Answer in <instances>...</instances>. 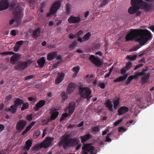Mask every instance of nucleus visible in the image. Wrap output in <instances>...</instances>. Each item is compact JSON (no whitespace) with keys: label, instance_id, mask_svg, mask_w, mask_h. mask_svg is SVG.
Returning a JSON list of instances; mask_svg holds the SVG:
<instances>
[{"label":"nucleus","instance_id":"nucleus-1","mask_svg":"<svg viewBox=\"0 0 154 154\" xmlns=\"http://www.w3.org/2000/svg\"><path fill=\"white\" fill-rule=\"evenodd\" d=\"M142 29H131L130 31L125 36V40L128 42L135 40L140 45H143L152 38V33L149 30L145 29L142 32Z\"/></svg>","mask_w":154,"mask_h":154},{"label":"nucleus","instance_id":"nucleus-2","mask_svg":"<svg viewBox=\"0 0 154 154\" xmlns=\"http://www.w3.org/2000/svg\"><path fill=\"white\" fill-rule=\"evenodd\" d=\"M131 4L132 6L129 8L128 12L131 14H135L139 10L148 11L151 9V5L143 0H131Z\"/></svg>","mask_w":154,"mask_h":154},{"label":"nucleus","instance_id":"nucleus-3","mask_svg":"<svg viewBox=\"0 0 154 154\" xmlns=\"http://www.w3.org/2000/svg\"><path fill=\"white\" fill-rule=\"evenodd\" d=\"M79 139L71 138L69 134H67L65 137L62 138L59 143L60 146H63L64 149L70 147L75 146L79 143Z\"/></svg>","mask_w":154,"mask_h":154},{"label":"nucleus","instance_id":"nucleus-4","mask_svg":"<svg viewBox=\"0 0 154 154\" xmlns=\"http://www.w3.org/2000/svg\"><path fill=\"white\" fill-rule=\"evenodd\" d=\"M13 13L14 16L16 20L14 19L11 20L10 21L9 24L10 25H12L15 22H16L18 25L20 24L23 15L22 11V7L19 6H17L13 10Z\"/></svg>","mask_w":154,"mask_h":154},{"label":"nucleus","instance_id":"nucleus-5","mask_svg":"<svg viewBox=\"0 0 154 154\" xmlns=\"http://www.w3.org/2000/svg\"><path fill=\"white\" fill-rule=\"evenodd\" d=\"M79 92L82 97L84 98H86L88 100L91 97V92L88 87H81L79 88Z\"/></svg>","mask_w":154,"mask_h":154},{"label":"nucleus","instance_id":"nucleus-6","mask_svg":"<svg viewBox=\"0 0 154 154\" xmlns=\"http://www.w3.org/2000/svg\"><path fill=\"white\" fill-rule=\"evenodd\" d=\"M60 5L61 3L59 1L54 3L50 8L49 12L47 14V17H49L50 16L55 14L60 7Z\"/></svg>","mask_w":154,"mask_h":154},{"label":"nucleus","instance_id":"nucleus-7","mask_svg":"<svg viewBox=\"0 0 154 154\" xmlns=\"http://www.w3.org/2000/svg\"><path fill=\"white\" fill-rule=\"evenodd\" d=\"M54 137H48L41 143V147H43L45 149L47 148L51 145V143L54 141Z\"/></svg>","mask_w":154,"mask_h":154},{"label":"nucleus","instance_id":"nucleus-8","mask_svg":"<svg viewBox=\"0 0 154 154\" xmlns=\"http://www.w3.org/2000/svg\"><path fill=\"white\" fill-rule=\"evenodd\" d=\"M92 143H86L84 144L82 147V150L90 152L91 154H96V153L94 152L95 148L92 146Z\"/></svg>","mask_w":154,"mask_h":154},{"label":"nucleus","instance_id":"nucleus-9","mask_svg":"<svg viewBox=\"0 0 154 154\" xmlns=\"http://www.w3.org/2000/svg\"><path fill=\"white\" fill-rule=\"evenodd\" d=\"M27 66V63L25 61H19L16 63L15 66V69L19 71L25 69Z\"/></svg>","mask_w":154,"mask_h":154},{"label":"nucleus","instance_id":"nucleus-10","mask_svg":"<svg viewBox=\"0 0 154 154\" xmlns=\"http://www.w3.org/2000/svg\"><path fill=\"white\" fill-rule=\"evenodd\" d=\"M89 60L93 64H94L97 67H99L102 64L101 61L93 55H91L90 56Z\"/></svg>","mask_w":154,"mask_h":154},{"label":"nucleus","instance_id":"nucleus-11","mask_svg":"<svg viewBox=\"0 0 154 154\" xmlns=\"http://www.w3.org/2000/svg\"><path fill=\"white\" fill-rule=\"evenodd\" d=\"M82 20L79 16L77 17L71 16L68 19L69 23L74 24L78 23Z\"/></svg>","mask_w":154,"mask_h":154},{"label":"nucleus","instance_id":"nucleus-12","mask_svg":"<svg viewBox=\"0 0 154 154\" xmlns=\"http://www.w3.org/2000/svg\"><path fill=\"white\" fill-rule=\"evenodd\" d=\"M9 6V2L8 0L0 1V11L7 9Z\"/></svg>","mask_w":154,"mask_h":154},{"label":"nucleus","instance_id":"nucleus-13","mask_svg":"<svg viewBox=\"0 0 154 154\" xmlns=\"http://www.w3.org/2000/svg\"><path fill=\"white\" fill-rule=\"evenodd\" d=\"M27 122L23 120H20L17 123L16 128L18 130L23 129L27 124Z\"/></svg>","mask_w":154,"mask_h":154},{"label":"nucleus","instance_id":"nucleus-14","mask_svg":"<svg viewBox=\"0 0 154 154\" xmlns=\"http://www.w3.org/2000/svg\"><path fill=\"white\" fill-rule=\"evenodd\" d=\"M76 87L77 85L75 84L72 82L69 83L67 89V92L68 94H70L72 93Z\"/></svg>","mask_w":154,"mask_h":154},{"label":"nucleus","instance_id":"nucleus-15","mask_svg":"<svg viewBox=\"0 0 154 154\" xmlns=\"http://www.w3.org/2000/svg\"><path fill=\"white\" fill-rule=\"evenodd\" d=\"M129 111L128 108L125 106L120 107L118 110V112L119 115H122L125 114Z\"/></svg>","mask_w":154,"mask_h":154},{"label":"nucleus","instance_id":"nucleus-16","mask_svg":"<svg viewBox=\"0 0 154 154\" xmlns=\"http://www.w3.org/2000/svg\"><path fill=\"white\" fill-rule=\"evenodd\" d=\"M46 102L44 100H41L38 102L36 104L34 109L35 111H37L39 109L44 106Z\"/></svg>","mask_w":154,"mask_h":154},{"label":"nucleus","instance_id":"nucleus-17","mask_svg":"<svg viewBox=\"0 0 154 154\" xmlns=\"http://www.w3.org/2000/svg\"><path fill=\"white\" fill-rule=\"evenodd\" d=\"M91 35V33L88 32L86 33L82 38L80 37H79L78 39V40L80 43H82L83 42L86 41L89 39Z\"/></svg>","mask_w":154,"mask_h":154},{"label":"nucleus","instance_id":"nucleus-18","mask_svg":"<svg viewBox=\"0 0 154 154\" xmlns=\"http://www.w3.org/2000/svg\"><path fill=\"white\" fill-rule=\"evenodd\" d=\"M65 74L63 73L60 74L58 73V76L55 80V83L56 84H58L60 83L64 79Z\"/></svg>","mask_w":154,"mask_h":154},{"label":"nucleus","instance_id":"nucleus-19","mask_svg":"<svg viewBox=\"0 0 154 154\" xmlns=\"http://www.w3.org/2000/svg\"><path fill=\"white\" fill-rule=\"evenodd\" d=\"M57 56V52H52L48 54L47 56V60L48 61H51L56 58Z\"/></svg>","mask_w":154,"mask_h":154},{"label":"nucleus","instance_id":"nucleus-20","mask_svg":"<svg viewBox=\"0 0 154 154\" xmlns=\"http://www.w3.org/2000/svg\"><path fill=\"white\" fill-rule=\"evenodd\" d=\"M41 29L40 28H38L33 31L32 36L34 38H36L39 37L41 34Z\"/></svg>","mask_w":154,"mask_h":154},{"label":"nucleus","instance_id":"nucleus-21","mask_svg":"<svg viewBox=\"0 0 154 154\" xmlns=\"http://www.w3.org/2000/svg\"><path fill=\"white\" fill-rule=\"evenodd\" d=\"M75 103L74 102H70L68 106L69 112L72 114L73 113L75 110Z\"/></svg>","mask_w":154,"mask_h":154},{"label":"nucleus","instance_id":"nucleus-22","mask_svg":"<svg viewBox=\"0 0 154 154\" xmlns=\"http://www.w3.org/2000/svg\"><path fill=\"white\" fill-rule=\"evenodd\" d=\"M14 55H13L11 57L10 59L11 62L13 64H14L19 60L21 55L20 54H16L15 53Z\"/></svg>","mask_w":154,"mask_h":154},{"label":"nucleus","instance_id":"nucleus-23","mask_svg":"<svg viewBox=\"0 0 154 154\" xmlns=\"http://www.w3.org/2000/svg\"><path fill=\"white\" fill-rule=\"evenodd\" d=\"M32 141L29 139L26 142V146L24 147V149L26 152L30 149V147L32 146Z\"/></svg>","mask_w":154,"mask_h":154},{"label":"nucleus","instance_id":"nucleus-24","mask_svg":"<svg viewBox=\"0 0 154 154\" xmlns=\"http://www.w3.org/2000/svg\"><path fill=\"white\" fill-rule=\"evenodd\" d=\"M23 101L22 99L20 98H16L14 102V105L17 108L19 106H20V108L21 105L23 103Z\"/></svg>","mask_w":154,"mask_h":154},{"label":"nucleus","instance_id":"nucleus-25","mask_svg":"<svg viewBox=\"0 0 154 154\" xmlns=\"http://www.w3.org/2000/svg\"><path fill=\"white\" fill-rule=\"evenodd\" d=\"M37 63L40 67L42 68L45 62V58L42 57L38 60Z\"/></svg>","mask_w":154,"mask_h":154},{"label":"nucleus","instance_id":"nucleus-26","mask_svg":"<svg viewBox=\"0 0 154 154\" xmlns=\"http://www.w3.org/2000/svg\"><path fill=\"white\" fill-rule=\"evenodd\" d=\"M105 105L106 107H107L109 110L111 111H112L113 104L111 101L109 99L107 100L106 103H105Z\"/></svg>","mask_w":154,"mask_h":154},{"label":"nucleus","instance_id":"nucleus-27","mask_svg":"<svg viewBox=\"0 0 154 154\" xmlns=\"http://www.w3.org/2000/svg\"><path fill=\"white\" fill-rule=\"evenodd\" d=\"M128 77L127 74L123 76H121L119 77L117 79H115L113 80V82H120L122 81L125 80Z\"/></svg>","mask_w":154,"mask_h":154},{"label":"nucleus","instance_id":"nucleus-28","mask_svg":"<svg viewBox=\"0 0 154 154\" xmlns=\"http://www.w3.org/2000/svg\"><path fill=\"white\" fill-rule=\"evenodd\" d=\"M91 136L89 134H87L84 135L83 136H81L80 138L81 140V142L84 143L90 138Z\"/></svg>","mask_w":154,"mask_h":154},{"label":"nucleus","instance_id":"nucleus-29","mask_svg":"<svg viewBox=\"0 0 154 154\" xmlns=\"http://www.w3.org/2000/svg\"><path fill=\"white\" fill-rule=\"evenodd\" d=\"M113 107L114 109H117L120 103V98H116V100L113 102Z\"/></svg>","mask_w":154,"mask_h":154},{"label":"nucleus","instance_id":"nucleus-30","mask_svg":"<svg viewBox=\"0 0 154 154\" xmlns=\"http://www.w3.org/2000/svg\"><path fill=\"white\" fill-rule=\"evenodd\" d=\"M59 113V112L57 111L53 112L51 116V119L52 120L55 119L58 116Z\"/></svg>","mask_w":154,"mask_h":154},{"label":"nucleus","instance_id":"nucleus-31","mask_svg":"<svg viewBox=\"0 0 154 154\" xmlns=\"http://www.w3.org/2000/svg\"><path fill=\"white\" fill-rule=\"evenodd\" d=\"M62 98V102H64L68 98V95L65 92H63L61 94Z\"/></svg>","mask_w":154,"mask_h":154},{"label":"nucleus","instance_id":"nucleus-32","mask_svg":"<svg viewBox=\"0 0 154 154\" xmlns=\"http://www.w3.org/2000/svg\"><path fill=\"white\" fill-rule=\"evenodd\" d=\"M137 55H134L133 56L128 55L126 57L127 58L131 61L135 60L137 57Z\"/></svg>","mask_w":154,"mask_h":154},{"label":"nucleus","instance_id":"nucleus-33","mask_svg":"<svg viewBox=\"0 0 154 154\" xmlns=\"http://www.w3.org/2000/svg\"><path fill=\"white\" fill-rule=\"evenodd\" d=\"M11 109V113L13 114L15 113L17 110V107L14 105L10 106Z\"/></svg>","mask_w":154,"mask_h":154},{"label":"nucleus","instance_id":"nucleus-34","mask_svg":"<svg viewBox=\"0 0 154 154\" xmlns=\"http://www.w3.org/2000/svg\"><path fill=\"white\" fill-rule=\"evenodd\" d=\"M22 104V107H21V110H24L28 108L29 104L28 103H24L23 102Z\"/></svg>","mask_w":154,"mask_h":154},{"label":"nucleus","instance_id":"nucleus-35","mask_svg":"<svg viewBox=\"0 0 154 154\" xmlns=\"http://www.w3.org/2000/svg\"><path fill=\"white\" fill-rule=\"evenodd\" d=\"M149 76V75L148 74L145 75L142 78V81L143 82H145L148 79Z\"/></svg>","mask_w":154,"mask_h":154},{"label":"nucleus","instance_id":"nucleus-36","mask_svg":"<svg viewBox=\"0 0 154 154\" xmlns=\"http://www.w3.org/2000/svg\"><path fill=\"white\" fill-rule=\"evenodd\" d=\"M43 147H41V143L40 145H36L34 146H33L32 147V150L33 151H35L39 149V148H42Z\"/></svg>","mask_w":154,"mask_h":154},{"label":"nucleus","instance_id":"nucleus-37","mask_svg":"<svg viewBox=\"0 0 154 154\" xmlns=\"http://www.w3.org/2000/svg\"><path fill=\"white\" fill-rule=\"evenodd\" d=\"M132 66V63L130 61H128L126 63L125 66V67L128 70Z\"/></svg>","mask_w":154,"mask_h":154},{"label":"nucleus","instance_id":"nucleus-38","mask_svg":"<svg viewBox=\"0 0 154 154\" xmlns=\"http://www.w3.org/2000/svg\"><path fill=\"white\" fill-rule=\"evenodd\" d=\"M66 12L67 14H69L71 12V8L70 5L69 4H67L66 6Z\"/></svg>","mask_w":154,"mask_h":154},{"label":"nucleus","instance_id":"nucleus-39","mask_svg":"<svg viewBox=\"0 0 154 154\" xmlns=\"http://www.w3.org/2000/svg\"><path fill=\"white\" fill-rule=\"evenodd\" d=\"M0 54H2V55H6L9 54L12 55L15 54V53L12 51L5 52L2 53H0Z\"/></svg>","mask_w":154,"mask_h":154},{"label":"nucleus","instance_id":"nucleus-40","mask_svg":"<svg viewBox=\"0 0 154 154\" xmlns=\"http://www.w3.org/2000/svg\"><path fill=\"white\" fill-rule=\"evenodd\" d=\"M69 116V114L67 112H66L62 114L61 118L60 119V121L64 120L66 118L68 117Z\"/></svg>","mask_w":154,"mask_h":154},{"label":"nucleus","instance_id":"nucleus-41","mask_svg":"<svg viewBox=\"0 0 154 154\" xmlns=\"http://www.w3.org/2000/svg\"><path fill=\"white\" fill-rule=\"evenodd\" d=\"M92 131L94 133H96L99 130V126L94 127H93L92 129Z\"/></svg>","mask_w":154,"mask_h":154},{"label":"nucleus","instance_id":"nucleus-42","mask_svg":"<svg viewBox=\"0 0 154 154\" xmlns=\"http://www.w3.org/2000/svg\"><path fill=\"white\" fill-rule=\"evenodd\" d=\"M132 79H133V78H132V77H131V75L127 79L126 81V82L125 83L126 85H127L129 84Z\"/></svg>","mask_w":154,"mask_h":154},{"label":"nucleus","instance_id":"nucleus-43","mask_svg":"<svg viewBox=\"0 0 154 154\" xmlns=\"http://www.w3.org/2000/svg\"><path fill=\"white\" fill-rule=\"evenodd\" d=\"M109 0H103L101 4L100 5V7H102L104 5H105L107 4Z\"/></svg>","mask_w":154,"mask_h":154},{"label":"nucleus","instance_id":"nucleus-44","mask_svg":"<svg viewBox=\"0 0 154 154\" xmlns=\"http://www.w3.org/2000/svg\"><path fill=\"white\" fill-rule=\"evenodd\" d=\"M72 70L75 72L78 73L79 70V68L78 66H75L72 69Z\"/></svg>","mask_w":154,"mask_h":154},{"label":"nucleus","instance_id":"nucleus-45","mask_svg":"<svg viewBox=\"0 0 154 154\" xmlns=\"http://www.w3.org/2000/svg\"><path fill=\"white\" fill-rule=\"evenodd\" d=\"M77 44V43L76 41H74L71 44L69 45V47L73 49L75 46H76Z\"/></svg>","mask_w":154,"mask_h":154},{"label":"nucleus","instance_id":"nucleus-46","mask_svg":"<svg viewBox=\"0 0 154 154\" xmlns=\"http://www.w3.org/2000/svg\"><path fill=\"white\" fill-rule=\"evenodd\" d=\"M34 77V76L33 75H28L26 76L24 78V80H29L31 79H33Z\"/></svg>","mask_w":154,"mask_h":154},{"label":"nucleus","instance_id":"nucleus-47","mask_svg":"<svg viewBox=\"0 0 154 154\" xmlns=\"http://www.w3.org/2000/svg\"><path fill=\"white\" fill-rule=\"evenodd\" d=\"M32 114L27 115L26 117V119L29 121H31L32 120Z\"/></svg>","mask_w":154,"mask_h":154},{"label":"nucleus","instance_id":"nucleus-48","mask_svg":"<svg viewBox=\"0 0 154 154\" xmlns=\"http://www.w3.org/2000/svg\"><path fill=\"white\" fill-rule=\"evenodd\" d=\"M123 119H120L116 122L114 123V125L115 126H117L122 121Z\"/></svg>","mask_w":154,"mask_h":154},{"label":"nucleus","instance_id":"nucleus-49","mask_svg":"<svg viewBox=\"0 0 154 154\" xmlns=\"http://www.w3.org/2000/svg\"><path fill=\"white\" fill-rule=\"evenodd\" d=\"M127 71L128 70L125 67H123L120 70L121 73L122 74H125Z\"/></svg>","mask_w":154,"mask_h":154},{"label":"nucleus","instance_id":"nucleus-50","mask_svg":"<svg viewBox=\"0 0 154 154\" xmlns=\"http://www.w3.org/2000/svg\"><path fill=\"white\" fill-rule=\"evenodd\" d=\"M12 98V95L11 94H9L8 96H7L5 98V102H8L9 100H10L11 99V98Z\"/></svg>","mask_w":154,"mask_h":154},{"label":"nucleus","instance_id":"nucleus-51","mask_svg":"<svg viewBox=\"0 0 154 154\" xmlns=\"http://www.w3.org/2000/svg\"><path fill=\"white\" fill-rule=\"evenodd\" d=\"M23 43V41L22 40H20L16 42V45H18L20 47Z\"/></svg>","mask_w":154,"mask_h":154},{"label":"nucleus","instance_id":"nucleus-52","mask_svg":"<svg viewBox=\"0 0 154 154\" xmlns=\"http://www.w3.org/2000/svg\"><path fill=\"white\" fill-rule=\"evenodd\" d=\"M143 63H140V64H139L138 65H137L134 68V70H136L139 68L142 67L143 66Z\"/></svg>","mask_w":154,"mask_h":154},{"label":"nucleus","instance_id":"nucleus-53","mask_svg":"<svg viewBox=\"0 0 154 154\" xmlns=\"http://www.w3.org/2000/svg\"><path fill=\"white\" fill-rule=\"evenodd\" d=\"M99 86L101 88L103 89L105 87V84L104 82H101L99 83Z\"/></svg>","mask_w":154,"mask_h":154},{"label":"nucleus","instance_id":"nucleus-54","mask_svg":"<svg viewBox=\"0 0 154 154\" xmlns=\"http://www.w3.org/2000/svg\"><path fill=\"white\" fill-rule=\"evenodd\" d=\"M20 47L18 45H16L14 48V51L17 52L19 51Z\"/></svg>","mask_w":154,"mask_h":154},{"label":"nucleus","instance_id":"nucleus-55","mask_svg":"<svg viewBox=\"0 0 154 154\" xmlns=\"http://www.w3.org/2000/svg\"><path fill=\"white\" fill-rule=\"evenodd\" d=\"M41 133V132L40 131L38 130L37 131H36L34 134L33 136H36V137H38L40 135Z\"/></svg>","mask_w":154,"mask_h":154},{"label":"nucleus","instance_id":"nucleus-56","mask_svg":"<svg viewBox=\"0 0 154 154\" xmlns=\"http://www.w3.org/2000/svg\"><path fill=\"white\" fill-rule=\"evenodd\" d=\"M5 129V126L2 124H0V134Z\"/></svg>","mask_w":154,"mask_h":154},{"label":"nucleus","instance_id":"nucleus-57","mask_svg":"<svg viewBox=\"0 0 154 154\" xmlns=\"http://www.w3.org/2000/svg\"><path fill=\"white\" fill-rule=\"evenodd\" d=\"M125 130L126 129L124 128L123 127H120L119 128V129L118 131L119 132H121L122 131H125Z\"/></svg>","mask_w":154,"mask_h":154},{"label":"nucleus","instance_id":"nucleus-58","mask_svg":"<svg viewBox=\"0 0 154 154\" xmlns=\"http://www.w3.org/2000/svg\"><path fill=\"white\" fill-rule=\"evenodd\" d=\"M148 28L154 32V25H151L148 27Z\"/></svg>","mask_w":154,"mask_h":154},{"label":"nucleus","instance_id":"nucleus-59","mask_svg":"<svg viewBox=\"0 0 154 154\" xmlns=\"http://www.w3.org/2000/svg\"><path fill=\"white\" fill-rule=\"evenodd\" d=\"M16 4H15L14 3H12L10 5V8L11 9H12L14 8L15 7H16Z\"/></svg>","mask_w":154,"mask_h":154},{"label":"nucleus","instance_id":"nucleus-60","mask_svg":"<svg viewBox=\"0 0 154 154\" xmlns=\"http://www.w3.org/2000/svg\"><path fill=\"white\" fill-rule=\"evenodd\" d=\"M78 145V146L76 147L75 148L76 150H79L82 146V144L81 143H79Z\"/></svg>","mask_w":154,"mask_h":154},{"label":"nucleus","instance_id":"nucleus-61","mask_svg":"<svg viewBox=\"0 0 154 154\" xmlns=\"http://www.w3.org/2000/svg\"><path fill=\"white\" fill-rule=\"evenodd\" d=\"M138 76H142L144 75V72H143L137 73Z\"/></svg>","mask_w":154,"mask_h":154},{"label":"nucleus","instance_id":"nucleus-62","mask_svg":"<svg viewBox=\"0 0 154 154\" xmlns=\"http://www.w3.org/2000/svg\"><path fill=\"white\" fill-rule=\"evenodd\" d=\"M11 34L13 36H15L16 34V30H12L11 31Z\"/></svg>","mask_w":154,"mask_h":154},{"label":"nucleus","instance_id":"nucleus-63","mask_svg":"<svg viewBox=\"0 0 154 154\" xmlns=\"http://www.w3.org/2000/svg\"><path fill=\"white\" fill-rule=\"evenodd\" d=\"M96 55H99L100 56H102L103 54L102 53L101 51L97 52L95 53Z\"/></svg>","mask_w":154,"mask_h":154},{"label":"nucleus","instance_id":"nucleus-64","mask_svg":"<svg viewBox=\"0 0 154 154\" xmlns=\"http://www.w3.org/2000/svg\"><path fill=\"white\" fill-rule=\"evenodd\" d=\"M54 24V22L53 21H50L49 22V24L50 26H53Z\"/></svg>","mask_w":154,"mask_h":154}]
</instances>
